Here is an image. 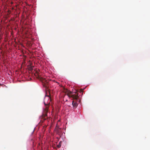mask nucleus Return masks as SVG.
<instances>
[{
  "label": "nucleus",
  "instance_id": "nucleus-1",
  "mask_svg": "<svg viewBox=\"0 0 150 150\" xmlns=\"http://www.w3.org/2000/svg\"><path fill=\"white\" fill-rule=\"evenodd\" d=\"M51 101L50 97L48 96H46L44 100V103L45 107L44 110L43 114L44 120H45L46 118V117L47 116V113L48 110V105L50 104Z\"/></svg>",
  "mask_w": 150,
  "mask_h": 150
},
{
  "label": "nucleus",
  "instance_id": "nucleus-2",
  "mask_svg": "<svg viewBox=\"0 0 150 150\" xmlns=\"http://www.w3.org/2000/svg\"><path fill=\"white\" fill-rule=\"evenodd\" d=\"M36 74H37V75H35L36 76H37V78L39 79L41 81H42V82H44L45 83H48L49 81L46 80L45 78L42 77L40 75H38L37 72Z\"/></svg>",
  "mask_w": 150,
  "mask_h": 150
},
{
  "label": "nucleus",
  "instance_id": "nucleus-3",
  "mask_svg": "<svg viewBox=\"0 0 150 150\" xmlns=\"http://www.w3.org/2000/svg\"><path fill=\"white\" fill-rule=\"evenodd\" d=\"M69 97L72 98L73 99L76 100L79 98V96H78V93L75 92V93L74 94H72L71 95H69Z\"/></svg>",
  "mask_w": 150,
  "mask_h": 150
},
{
  "label": "nucleus",
  "instance_id": "nucleus-4",
  "mask_svg": "<svg viewBox=\"0 0 150 150\" xmlns=\"http://www.w3.org/2000/svg\"><path fill=\"white\" fill-rule=\"evenodd\" d=\"M72 104L73 107H76L77 106V103L76 102L73 101L72 102Z\"/></svg>",
  "mask_w": 150,
  "mask_h": 150
},
{
  "label": "nucleus",
  "instance_id": "nucleus-5",
  "mask_svg": "<svg viewBox=\"0 0 150 150\" xmlns=\"http://www.w3.org/2000/svg\"><path fill=\"white\" fill-rule=\"evenodd\" d=\"M61 143H62V142L61 141L59 142V144L57 145V147L58 148H60L61 147Z\"/></svg>",
  "mask_w": 150,
  "mask_h": 150
},
{
  "label": "nucleus",
  "instance_id": "nucleus-6",
  "mask_svg": "<svg viewBox=\"0 0 150 150\" xmlns=\"http://www.w3.org/2000/svg\"><path fill=\"white\" fill-rule=\"evenodd\" d=\"M80 91L81 92H83V90L82 89H80Z\"/></svg>",
  "mask_w": 150,
  "mask_h": 150
},
{
  "label": "nucleus",
  "instance_id": "nucleus-7",
  "mask_svg": "<svg viewBox=\"0 0 150 150\" xmlns=\"http://www.w3.org/2000/svg\"><path fill=\"white\" fill-rule=\"evenodd\" d=\"M1 85V84H0V85Z\"/></svg>",
  "mask_w": 150,
  "mask_h": 150
}]
</instances>
